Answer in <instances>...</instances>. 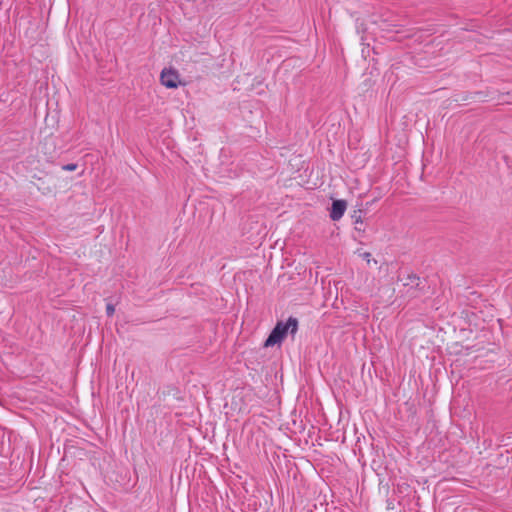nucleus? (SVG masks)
<instances>
[{
    "mask_svg": "<svg viewBox=\"0 0 512 512\" xmlns=\"http://www.w3.org/2000/svg\"><path fill=\"white\" fill-rule=\"evenodd\" d=\"M298 329V321L294 317L288 318L286 322H278L268 338L266 339L264 346L272 347L276 344H280L282 340L287 336L288 333L294 335Z\"/></svg>",
    "mask_w": 512,
    "mask_h": 512,
    "instance_id": "f257e3e1",
    "label": "nucleus"
},
{
    "mask_svg": "<svg viewBox=\"0 0 512 512\" xmlns=\"http://www.w3.org/2000/svg\"><path fill=\"white\" fill-rule=\"evenodd\" d=\"M161 84L166 88L175 89L182 85L179 73L173 68H165L160 75Z\"/></svg>",
    "mask_w": 512,
    "mask_h": 512,
    "instance_id": "f03ea898",
    "label": "nucleus"
},
{
    "mask_svg": "<svg viewBox=\"0 0 512 512\" xmlns=\"http://www.w3.org/2000/svg\"><path fill=\"white\" fill-rule=\"evenodd\" d=\"M347 209V203L345 200H334L330 210V218L333 221L340 220Z\"/></svg>",
    "mask_w": 512,
    "mask_h": 512,
    "instance_id": "7ed1b4c3",
    "label": "nucleus"
},
{
    "mask_svg": "<svg viewBox=\"0 0 512 512\" xmlns=\"http://www.w3.org/2000/svg\"><path fill=\"white\" fill-rule=\"evenodd\" d=\"M106 312L108 316H112L115 312V308L112 304H107L106 306Z\"/></svg>",
    "mask_w": 512,
    "mask_h": 512,
    "instance_id": "20e7f679",
    "label": "nucleus"
},
{
    "mask_svg": "<svg viewBox=\"0 0 512 512\" xmlns=\"http://www.w3.org/2000/svg\"><path fill=\"white\" fill-rule=\"evenodd\" d=\"M77 168V165L76 164H66L63 166V170H66V171H74L75 169Z\"/></svg>",
    "mask_w": 512,
    "mask_h": 512,
    "instance_id": "39448f33",
    "label": "nucleus"
},
{
    "mask_svg": "<svg viewBox=\"0 0 512 512\" xmlns=\"http://www.w3.org/2000/svg\"><path fill=\"white\" fill-rule=\"evenodd\" d=\"M369 257H370V253H365L364 254V258L367 259V261H369Z\"/></svg>",
    "mask_w": 512,
    "mask_h": 512,
    "instance_id": "423d86ee",
    "label": "nucleus"
}]
</instances>
